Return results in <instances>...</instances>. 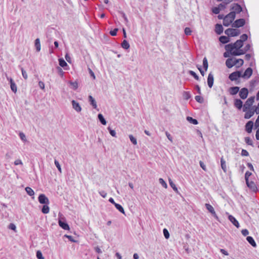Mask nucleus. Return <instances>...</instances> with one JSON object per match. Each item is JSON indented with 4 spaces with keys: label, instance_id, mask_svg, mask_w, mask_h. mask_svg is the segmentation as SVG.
I'll use <instances>...</instances> for the list:
<instances>
[{
    "label": "nucleus",
    "instance_id": "f257e3e1",
    "mask_svg": "<svg viewBox=\"0 0 259 259\" xmlns=\"http://www.w3.org/2000/svg\"><path fill=\"white\" fill-rule=\"evenodd\" d=\"M243 46V42L241 40H237L235 43L229 44L225 46L226 51L231 52L233 51L234 49H239Z\"/></svg>",
    "mask_w": 259,
    "mask_h": 259
},
{
    "label": "nucleus",
    "instance_id": "f03ea898",
    "mask_svg": "<svg viewBox=\"0 0 259 259\" xmlns=\"http://www.w3.org/2000/svg\"><path fill=\"white\" fill-rule=\"evenodd\" d=\"M59 226L65 230H69L70 227L68 223L66 222V219L63 216L62 214L60 212L59 213Z\"/></svg>",
    "mask_w": 259,
    "mask_h": 259
},
{
    "label": "nucleus",
    "instance_id": "7ed1b4c3",
    "mask_svg": "<svg viewBox=\"0 0 259 259\" xmlns=\"http://www.w3.org/2000/svg\"><path fill=\"white\" fill-rule=\"evenodd\" d=\"M235 17L234 12H230L225 16L223 21L224 26L226 27L229 26L233 22Z\"/></svg>",
    "mask_w": 259,
    "mask_h": 259
},
{
    "label": "nucleus",
    "instance_id": "20e7f679",
    "mask_svg": "<svg viewBox=\"0 0 259 259\" xmlns=\"http://www.w3.org/2000/svg\"><path fill=\"white\" fill-rule=\"evenodd\" d=\"M254 96H252L246 100L243 107L242 110L243 112L247 111L248 109L252 108L251 106L254 102Z\"/></svg>",
    "mask_w": 259,
    "mask_h": 259
},
{
    "label": "nucleus",
    "instance_id": "39448f33",
    "mask_svg": "<svg viewBox=\"0 0 259 259\" xmlns=\"http://www.w3.org/2000/svg\"><path fill=\"white\" fill-rule=\"evenodd\" d=\"M225 33L229 37H234L240 34V30L234 28H228L225 31Z\"/></svg>",
    "mask_w": 259,
    "mask_h": 259
},
{
    "label": "nucleus",
    "instance_id": "423d86ee",
    "mask_svg": "<svg viewBox=\"0 0 259 259\" xmlns=\"http://www.w3.org/2000/svg\"><path fill=\"white\" fill-rule=\"evenodd\" d=\"M241 77H242L241 72L236 71L229 74V78L231 81H237Z\"/></svg>",
    "mask_w": 259,
    "mask_h": 259
},
{
    "label": "nucleus",
    "instance_id": "0eeeda50",
    "mask_svg": "<svg viewBox=\"0 0 259 259\" xmlns=\"http://www.w3.org/2000/svg\"><path fill=\"white\" fill-rule=\"evenodd\" d=\"M245 24V20L243 18L237 19L232 23V26L235 28H239L244 26Z\"/></svg>",
    "mask_w": 259,
    "mask_h": 259
},
{
    "label": "nucleus",
    "instance_id": "6e6552de",
    "mask_svg": "<svg viewBox=\"0 0 259 259\" xmlns=\"http://www.w3.org/2000/svg\"><path fill=\"white\" fill-rule=\"evenodd\" d=\"M231 10H233L231 12H234L235 16L236 17V14H239L242 11V8L239 4L234 3L232 5Z\"/></svg>",
    "mask_w": 259,
    "mask_h": 259
},
{
    "label": "nucleus",
    "instance_id": "1a4fd4ad",
    "mask_svg": "<svg viewBox=\"0 0 259 259\" xmlns=\"http://www.w3.org/2000/svg\"><path fill=\"white\" fill-rule=\"evenodd\" d=\"M38 200L42 204H49L50 203L49 199L44 194H40L39 195Z\"/></svg>",
    "mask_w": 259,
    "mask_h": 259
},
{
    "label": "nucleus",
    "instance_id": "9d476101",
    "mask_svg": "<svg viewBox=\"0 0 259 259\" xmlns=\"http://www.w3.org/2000/svg\"><path fill=\"white\" fill-rule=\"evenodd\" d=\"M205 207L207 209V210L211 213V214L212 215L213 217H214L216 219H218V217L217 214L215 213V211L212 205H211L209 203H206L205 204Z\"/></svg>",
    "mask_w": 259,
    "mask_h": 259
},
{
    "label": "nucleus",
    "instance_id": "9b49d317",
    "mask_svg": "<svg viewBox=\"0 0 259 259\" xmlns=\"http://www.w3.org/2000/svg\"><path fill=\"white\" fill-rule=\"evenodd\" d=\"M239 96L241 99L244 100L245 99L248 95V90L246 88H242L239 91Z\"/></svg>",
    "mask_w": 259,
    "mask_h": 259
},
{
    "label": "nucleus",
    "instance_id": "f8f14e48",
    "mask_svg": "<svg viewBox=\"0 0 259 259\" xmlns=\"http://www.w3.org/2000/svg\"><path fill=\"white\" fill-rule=\"evenodd\" d=\"M252 69L250 67L247 68L243 74H241L242 77L245 79H248L252 74Z\"/></svg>",
    "mask_w": 259,
    "mask_h": 259
},
{
    "label": "nucleus",
    "instance_id": "ddd939ff",
    "mask_svg": "<svg viewBox=\"0 0 259 259\" xmlns=\"http://www.w3.org/2000/svg\"><path fill=\"white\" fill-rule=\"evenodd\" d=\"M245 113L244 114V118L245 119H249L255 113L254 111V109L253 107L249 109H248L247 111H245Z\"/></svg>",
    "mask_w": 259,
    "mask_h": 259
},
{
    "label": "nucleus",
    "instance_id": "4468645a",
    "mask_svg": "<svg viewBox=\"0 0 259 259\" xmlns=\"http://www.w3.org/2000/svg\"><path fill=\"white\" fill-rule=\"evenodd\" d=\"M253 126V122L252 120L248 121L245 125V130L246 132L249 134L252 132Z\"/></svg>",
    "mask_w": 259,
    "mask_h": 259
},
{
    "label": "nucleus",
    "instance_id": "2eb2a0df",
    "mask_svg": "<svg viewBox=\"0 0 259 259\" xmlns=\"http://www.w3.org/2000/svg\"><path fill=\"white\" fill-rule=\"evenodd\" d=\"M213 81H214V77L212 73V72H210L208 74V77H207V84L209 88H211L213 84Z\"/></svg>",
    "mask_w": 259,
    "mask_h": 259
},
{
    "label": "nucleus",
    "instance_id": "dca6fc26",
    "mask_svg": "<svg viewBox=\"0 0 259 259\" xmlns=\"http://www.w3.org/2000/svg\"><path fill=\"white\" fill-rule=\"evenodd\" d=\"M73 108L77 112H79L81 110V107L79 105V103L76 102L75 100H72L71 101Z\"/></svg>",
    "mask_w": 259,
    "mask_h": 259
},
{
    "label": "nucleus",
    "instance_id": "f3484780",
    "mask_svg": "<svg viewBox=\"0 0 259 259\" xmlns=\"http://www.w3.org/2000/svg\"><path fill=\"white\" fill-rule=\"evenodd\" d=\"M230 54L233 55V56H240L241 55H243L245 53V52L244 51V49L243 50H242V49H238V50H236L232 51V52H230Z\"/></svg>",
    "mask_w": 259,
    "mask_h": 259
},
{
    "label": "nucleus",
    "instance_id": "a211bd4d",
    "mask_svg": "<svg viewBox=\"0 0 259 259\" xmlns=\"http://www.w3.org/2000/svg\"><path fill=\"white\" fill-rule=\"evenodd\" d=\"M89 102L90 105L93 106V108L99 111V109H97V105L95 99L91 95L89 96Z\"/></svg>",
    "mask_w": 259,
    "mask_h": 259
},
{
    "label": "nucleus",
    "instance_id": "6ab92c4d",
    "mask_svg": "<svg viewBox=\"0 0 259 259\" xmlns=\"http://www.w3.org/2000/svg\"><path fill=\"white\" fill-rule=\"evenodd\" d=\"M234 106L239 110H240L243 107V102L239 99L234 100Z\"/></svg>",
    "mask_w": 259,
    "mask_h": 259
},
{
    "label": "nucleus",
    "instance_id": "aec40b11",
    "mask_svg": "<svg viewBox=\"0 0 259 259\" xmlns=\"http://www.w3.org/2000/svg\"><path fill=\"white\" fill-rule=\"evenodd\" d=\"M259 83V75H257L250 82V86L251 88H254Z\"/></svg>",
    "mask_w": 259,
    "mask_h": 259
},
{
    "label": "nucleus",
    "instance_id": "412c9836",
    "mask_svg": "<svg viewBox=\"0 0 259 259\" xmlns=\"http://www.w3.org/2000/svg\"><path fill=\"white\" fill-rule=\"evenodd\" d=\"M223 27L221 24H217L215 25V32L217 34L220 35L223 32Z\"/></svg>",
    "mask_w": 259,
    "mask_h": 259
},
{
    "label": "nucleus",
    "instance_id": "4be33fe9",
    "mask_svg": "<svg viewBox=\"0 0 259 259\" xmlns=\"http://www.w3.org/2000/svg\"><path fill=\"white\" fill-rule=\"evenodd\" d=\"M229 221L235 226L237 228H239V224L238 223V222L237 221V220L232 215H229Z\"/></svg>",
    "mask_w": 259,
    "mask_h": 259
},
{
    "label": "nucleus",
    "instance_id": "5701e85b",
    "mask_svg": "<svg viewBox=\"0 0 259 259\" xmlns=\"http://www.w3.org/2000/svg\"><path fill=\"white\" fill-rule=\"evenodd\" d=\"M234 59L233 58H228L226 61V65L228 68H231L235 66L234 62Z\"/></svg>",
    "mask_w": 259,
    "mask_h": 259
},
{
    "label": "nucleus",
    "instance_id": "b1692460",
    "mask_svg": "<svg viewBox=\"0 0 259 259\" xmlns=\"http://www.w3.org/2000/svg\"><path fill=\"white\" fill-rule=\"evenodd\" d=\"M239 90L240 88L238 87H233L230 88L229 91L231 95H235L238 93Z\"/></svg>",
    "mask_w": 259,
    "mask_h": 259
},
{
    "label": "nucleus",
    "instance_id": "393cba45",
    "mask_svg": "<svg viewBox=\"0 0 259 259\" xmlns=\"http://www.w3.org/2000/svg\"><path fill=\"white\" fill-rule=\"evenodd\" d=\"M234 62L235 63V65H237V68L241 67L244 63L243 60L242 59H234Z\"/></svg>",
    "mask_w": 259,
    "mask_h": 259
},
{
    "label": "nucleus",
    "instance_id": "a878e982",
    "mask_svg": "<svg viewBox=\"0 0 259 259\" xmlns=\"http://www.w3.org/2000/svg\"><path fill=\"white\" fill-rule=\"evenodd\" d=\"M219 40L222 44H225L230 41V39L229 38V36L223 35V36H221L219 37Z\"/></svg>",
    "mask_w": 259,
    "mask_h": 259
},
{
    "label": "nucleus",
    "instance_id": "bb28decb",
    "mask_svg": "<svg viewBox=\"0 0 259 259\" xmlns=\"http://www.w3.org/2000/svg\"><path fill=\"white\" fill-rule=\"evenodd\" d=\"M58 61H59V64L60 65V67L61 68L63 67L64 68V69H66L65 67L68 66V64L66 62V61L64 60V59L63 58H59Z\"/></svg>",
    "mask_w": 259,
    "mask_h": 259
},
{
    "label": "nucleus",
    "instance_id": "cd10ccee",
    "mask_svg": "<svg viewBox=\"0 0 259 259\" xmlns=\"http://www.w3.org/2000/svg\"><path fill=\"white\" fill-rule=\"evenodd\" d=\"M246 240L253 247H255L256 246V244L254 240V239L251 236H247L246 238Z\"/></svg>",
    "mask_w": 259,
    "mask_h": 259
},
{
    "label": "nucleus",
    "instance_id": "c85d7f7f",
    "mask_svg": "<svg viewBox=\"0 0 259 259\" xmlns=\"http://www.w3.org/2000/svg\"><path fill=\"white\" fill-rule=\"evenodd\" d=\"M34 45L36 48V50L37 52H39L41 48V45L40 43L39 38H36L34 41Z\"/></svg>",
    "mask_w": 259,
    "mask_h": 259
},
{
    "label": "nucleus",
    "instance_id": "c756f323",
    "mask_svg": "<svg viewBox=\"0 0 259 259\" xmlns=\"http://www.w3.org/2000/svg\"><path fill=\"white\" fill-rule=\"evenodd\" d=\"M169 183L171 187L173 189V190L175 191L177 194H180V192L177 188L176 185L173 183L172 181L170 179H168Z\"/></svg>",
    "mask_w": 259,
    "mask_h": 259
},
{
    "label": "nucleus",
    "instance_id": "7c9ffc66",
    "mask_svg": "<svg viewBox=\"0 0 259 259\" xmlns=\"http://www.w3.org/2000/svg\"><path fill=\"white\" fill-rule=\"evenodd\" d=\"M221 167H222V169L223 170V171L225 172H226L227 166H226V161L224 160L223 157H222L221 158Z\"/></svg>",
    "mask_w": 259,
    "mask_h": 259
},
{
    "label": "nucleus",
    "instance_id": "2f4dec72",
    "mask_svg": "<svg viewBox=\"0 0 259 259\" xmlns=\"http://www.w3.org/2000/svg\"><path fill=\"white\" fill-rule=\"evenodd\" d=\"M98 118L100 122L103 124V125H106L107 123V122L104 118L103 115L101 113H99L98 115Z\"/></svg>",
    "mask_w": 259,
    "mask_h": 259
},
{
    "label": "nucleus",
    "instance_id": "473e14b6",
    "mask_svg": "<svg viewBox=\"0 0 259 259\" xmlns=\"http://www.w3.org/2000/svg\"><path fill=\"white\" fill-rule=\"evenodd\" d=\"M49 204H44L41 208V212L44 214H47L49 212L50 207Z\"/></svg>",
    "mask_w": 259,
    "mask_h": 259
},
{
    "label": "nucleus",
    "instance_id": "72a5a7b5",
    "mask_svg": "<svg viewBox=\"0 0 259 259\" xmlns=\"http://www.w3.org/2000/svg\"><path fill=\"white\" fill-rule=\"evenodd\" d=\"M114 206L116 207L117 209H118L120 212L123 214H124V210L123 207L119 204L116 203L114 202Z\"/></svg>",
    "mask_w": 259,
    "mask_h": 259
},
{
    "label": "nucleus",
    "instance_id": "f704fd0d",
    "mask_svg": "<svg viewBox=\"0 0 259 259\" xmlns=\"http://www.w3.org/2000/svg\"><path fill=\"white\" fill-rule=\"evenodd\" d=\"M183 97L185 100H188L191 98V95L189 92L184 91Z\"/></svg>",
    "mask_w": 259,
    "mask_h": 259
},
{
    "label": "nucleus",
    "instance_id": "c9c22d12",
    "mask_svg": "<svg viewBox=\"0 0 259 259\" xmlns=\"http://www.w3.org/2000/svg\"><path fill=\"white\" fill-rule=\"evenodd\" d=\"M25 191L27 194L30 196H33L34 195V191L29 187H26Z\"/></svg>",
    "mask_w": 259,
    "mask_h": 259
},
{
    "label": "nucleus",
    "instance_id": "e433bc0d",
    "mask_svg": "<svg viewBox=\"0 0 259 259\" xmlns=\"http://www.w3.org/2000/svg\"><path fill=\"white\" fill-rule=\"evenodd\" d=\"M187 120L190 122V123L196 125L198 123V122L197 119L192 118V117L188 116L187 117Z\"/></svg>",
    "mask_w": 259,
    "mask_h": 259
},
{
    "label": "nucleus",
    "instance_id": "4c0bfd02",
    "mask_svg": "<svg viewBox=\"0 0 259 259\" xmlns=\"http://www.w3.org/2000/svg\"><path fill=\"white\" fill-rule=\"evenodd\" d=\"M121 47L122 48L127 50L130 48V46L128 41L124 39L121 43Z\"/></svg>",
    "mask_w": 259,
    "mask_h": 259
},
{
    "label": "nucleus",
    "instance_id": "58836bf2",
    "mask_svg": "<svg viewBox=\"0 0 259 259\" xmlns=\"http://www.w3.org/2000/svg\"><path fill=\"white\" fill-rule=\"evenodd\" d=\"M250 189H251L253 191L255 192L257 190V188L254 182L251 181L249 184H248L247 186Z\"/></svg>",
    "mask_w": 259,
    "mask_h": 259
},
{
    "label": "nucleus",
    "instance_id": "ea45409f",
    "mask_svg": "<svg viewBox=\"0 0 259 259\" xmlns=\"http://www.w3.org/2000/svg\"><path fill=\"white\" fill-rule=\"evenodd\" d=\"M56 70L58 74L61 77H63L64 76V72L60 66H57Z\"/></svg>",
    "mask_w": 259,
    "mask_h": 259
},
{
    "label": "nucleus",
    "instance_id": "a19ab883",
    "mask_svg": "<svg viewBox=\"0 0 259 259\" xmlns=\"http://www.w3.org/2000/svg\"><path fill=\"white\" fill-rule=\"evenodd\" d=\"M203 67L205 71H206L208 69V64L207 60L206 57H204L203 59Z\"/></svg>",
    "mask_w": 259,
    "mask_h": 259
},
{
    "label": "nucleus",
    "instance_id": "79ce46f5",
    "mask_svg": "<svg viewBox=\"0 0 259 259\" xmlns=\"http://www.w3.org/2000/svg\"><path fill=\"white\" fill-rule=\"evenodd\" d=\"M10 88L13 92H14V93H16L17 92V87L16 83H15V82H12L10 84Z\"/></svg>",
    "mask_w": 259,
    "mask_h": 259
},
{
    "label": "nucleus",
    "instance_id": "37998d69",
    "mask_svg": "<svg viewBox=\"0 0 259 259\" xmlns=\"http://www.w3.org/2000/svg\"><path fill=\"white\" fill-rule=\"evenodd\" d=\"M19 68H20L21 70V72H22V76H23V77L25 79H27V78H28V76H27V74L26 73V72L25 71V70L24 69V68L23 67H22L21 66H19Z\"/></svg>",
    "mask_w": 259,
    "mask_h": 259
},
{
    "label": "nucleus",
    "instance_id": "c03bdc74",
    "mask_svg": "<svg viewBox=\"0 0 259 259\" xmlns=\"http://www.w3.org/2000/svg\"><path fill=\"white\" fill-rule=\"evenodd\" d=\"M189 73L197 80H199V77L198 75H197V74L194 71L190 70L189 71Z\"/></svg>",
    "mask_w": 259,
    "mask_h": 259
},
{
    "label": "nucleus",
    "instance_id": "a18cd8bd",
    "mask_svg": "<svg viewBox=\"0 0 259 259\" xmlns=\"http://www.w3.org/2000/svg\"><path fill=\"white\" fill-rule=\"evenodd\" d=\"M36 256L38 259H45V257H44L42 252L40 250H37L36 251Z\"/></svg>",
    "mask_w": 259,
    "mask_h": 259
},
{
    "label": "nucleus",
    "instance_id": "49530a36",
    "mask_svg": "<svg viewBox=\"0 0 259 259\" xmlns=\"http://www.w3.org/2000/svg\"><path fill=\"white\" fill-rule=\"evenodd\" d=\"M195 99L197 102L199 103H202L204 102L203 98L200 96H196L195 97Z\"/></svg>",
    "mask_w": 259,
    "mask_h": 259
},
{
    "label": "nucleus",
    "instance_id": "de8ad7c7",
    "mask_svg": "<svg viewBox=\"0 0 259 259\" xmlns=\"http://www.w3.org/2000/svg\"><path fill=\"white\" fill-rule=\"evenodd\" d=\"M129 138L130 139L131 142L134 144V145H137V139L132 135H129Z\"/></svg>",
    "mask_w": 259,
    "mask_h": 259
},
{
    "label": "nucleus",
    "instance_id": "09e8293b",
    "mask_svg": "<svg viewBox=\"0 0 259 259\" xmlns=\"http://www.w3.org/2000/svg\"><path fill=\"white\" fill-rule=\"evenodd\" d=\"M245 143L248 145H250V146H253V142H252V141L251 140V139L247 137H245Z\"/></svg>",
    "mask_w": 259,
    "mask_h": 259
},
{
    "label": "nucleus",
    "instance_id": "8fccbe9b",
    "mask_svg": "<svg viewBox=\"0 0 259 259\" xmlns=\"http://www.w3.org/2000/svg\"><path fill=\"white\" fill-rule=\"evenodd\" d=\"M63 237L68 238L69 239V240L70 241H71V242H77V241L75 240L72 236L68 235L66 234V235H64Z\"/></svg>",
    "mask_w": 259,
    "mask_h": 259
},
{
    "label": "nucleus",
    "instance_id": "3c124183",
    "mask_svg": "<svg viewBox=\"0 0 259 259\" xmlns=\"http://www.w3.org/2000/svg\"><path fill=\"white\" fill-rule=\"evenodd\" d=\"M159 182L164 188H166L167 187V184L163 179L160 178L159 179Z\"/></svg>",
    "mask_w": 259,
    "mask_h": 259
},
{
    "label": "nucleus",
    "instance_id": "603ef678",
    "mask_svg": "<svg viewBox=\"0 0 259 259\" xmlns=\"http://www.w3.org/2000/svg\"><path fill=\"white\" fill-rule=\"evenodd\" d=\"M163 233L164 236L166 239H168L169 238V233L166 229L164 228L163 230Z\"/></svg>",
    "mask_w": 259,
    "mask_h": 259
},
{
    "label": "nucleus",
    "instance_id": "864d4df0",
    "mask_svg": "<svg viewBox=\"0 0 259 259\" xmlns=\"http://www.w3.org/2000/svg\"><path fill=\"white\" fill-rule=\"evenodd\" d=\"M220 11L221 9L219 7H213L212 9V12L215 14H218L220 13Z\"/></svg>",
    "mask_w": 259,
    "mask_h": 259
},
{
    "label": "nucleus",
    "instance_id": "5fc2aeb1",
    "mask_svg": "<svg viewBox=\"0 0 259 259\" xmlns=\"http://www.w3.org/2000/svg\"><path fill=\"white\" fill-rule=\"evenodd\" d=\"M54 163H55V164L58 170L60 172H62V171H61V165H60L59 161L58 160H57L56 159H55V161H54Z\"/></svg>",
    "mask_w": 259,
    "mask_h": 259
},
{
    "label": "nucleus",
    "instance_id": "6e6d98bb",
    "mask_svg": "<svg viewBox=\"0 0 259 259\" xmlns=\"http://www.w3.org/2000/svg\"><path fill=\"white\" fill-rule=\"evenodd\" d=\"M8 228L10 230H13L14 231H16V226L13 223H10L8 226Z\"/></svg>",
    "mask_w": 259,
    "mask_h": 259
},
{
    "label": "nucleus",
    "instance_id": "4d7b16f0",
    "mask_svg": "<svg viewBox=\"0 0 259 259\" xmlns=\"http://www.w3.org/2000/svg\"><path fill=\"white\" fill-rule=\"evenodd\" d=\"M184 31H185V34L186 35H190L191 34V33H192V31H191V29L189 27H186Z\"/></svg>",
    "mask_w": 259,
    "mask_h": 259
},
{
    "label": "nucleus",
    "instance_id": "13d9d810",
    "mask_svg": "<svg viewBox=\"0 0 259 259\" xmlns=\"http://www.w3.org/2000/svg\"><path fill=\"white\" fill-rule=\"evenodd\" d=\"M228 4L225 3V0H224L223 3L220 4H219L218 7L221 9H221L223 10V9H225L226 8V6Z\"/></svg>",
    "mask_w": 259,
    "mask_h": 259
},
{
    "label": "nucleus",
    "instance_id": "bf43d9fd",
    "mask_svg": "<svg viewBox=\"0 0 259 259\" xmlns=\"http://www.w3.org/2000/svg\"><path fill=\"white\" fill-rule=\"evenodd\" d=\"M241 39L240 40H242L243 42L245 40H246L248 38V36L246 34H243L240 36Z\"/></svg>",
    "mask_w": 259,
    "mask_h": 259
},
{
    "label": "nucleus",
    "instance_id": "052dcab7",
    "mask_svg": "<svg viewBox=\"0 0 259 259\" xmlns=\"http://www.w3.org/2000/svg\"><path fill=\"white\" fill-rule=\"evenodd\" d=\"M19 137L20 138V139L23 141H26V136L25 135V134L23 133H20L19 134Z\"/></svg>",
    "mask_w": 259,
    "mask_h": 259
},
{
    "label": "nucleus",
    "instance_id": "680f3d73",
    "mask_svg": "<svg viewBox=\"0 0 259 259\" xmlns=\"http://www.w3.org/2000/svg\"><path fill=\"white\" fill-rule=\"evenodd\" d=\"M70 83L73 86L74 90H76L77 89L78 83L77 81L70 82Z\"/></svg>",
    "mask_w": 259,
    "mask_h": 259
},
{
    "label": "nucleus",
    "instance_id": "e2e57ef3",
    "mask_svg": "<svg viewBox=\"0 0 259 259\" xmlns=\"http://www.w3.org/2000/svg\"><path fill=\"white\" fill-rule=\"evenodd\" d=\"M241 154L243 156H247L249 155V153L247 151L244 149L242 150Z\"/></svg>",
    "mask_w": 259,
    "mask_h": 259
},
{
    "label": "nucleus",
    "instance_id": "0e129e2a",
    "mask_svg": "<svg viewBox=\"0 0 259 259\" xmlns=\"http://www.w3.org/2000/svg\"><path fill=\"white\" fill-rule=\"evenodd\" d=\"M94 250L95 251L99 253V254H100V253H102V250L100 249V248L99 247V246H96L94 247Z\"/></svg>",
    "mask_w": 259,
    "mask_h": 259
},
{
    "label": "nucleus",
    "instance_id": "69168bd1",
    "mask_svg": "<svg viewBox=\"0 0 259 259\" xmlns=\"http://www.w3.org/2000/svg\"><path fill=\"white\" fill-rule=\"evenodd\" d=\"M241 233L243 236H246L248 235L249 232L247 229H243L241 231Z\"/></svg>",
    "mask_w": 259,
    "mask_h": 259
},
{
    "label": "nucleus",
    "instance_id": "338daca9",
    "mask_svg": "<svg viewBox=\"0 0 259 259\" xmlns=\"http://www.w3.org/2000/svg\"><path fill=\"white\" fill-rule=\"evenodd\" d=\"M254 126L255 128L259 127V114H258V116L257 119H256V120L255 121Z\"/></svg>",
    "mask_w": 259,
    "mask_h": 259
},
{
    "label": "nucleus",
    "instance_id": "774afa93",
    "mask_svg": "<svg viewBox=\"0 0 259 259\" xmlns=\"http://www.w3.org/2000/svg\"><path fill=\"white\" fill-rule=\"evenodd\" d=\"M253 108L254 109V111H255V113L256 114H259V103H258L257 106H253Z\"/></svg>",
    "mask_w": 259,
    "mask_h": 259
}]
</instances>
